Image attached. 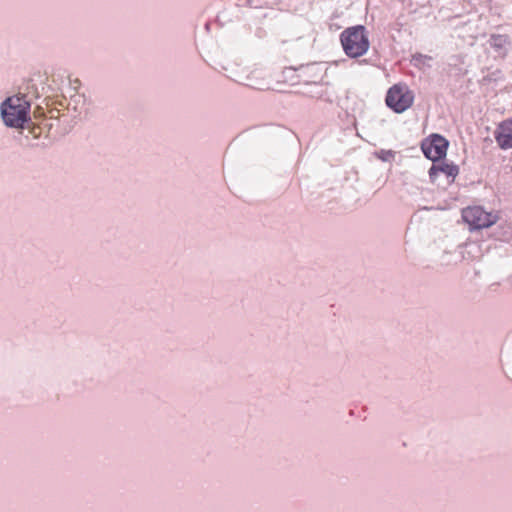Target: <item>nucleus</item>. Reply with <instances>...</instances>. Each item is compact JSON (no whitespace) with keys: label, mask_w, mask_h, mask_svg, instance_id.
<instances>
[{"label":"nucleus","mask_w":512,"mask_h":512,"mask_svg":"<svg viewBox=\"0 0 512 512\" xmlns=\"http://www.w3.org/2000/svg\"><path fill=\"white\" fill-rule=\"evenodd\" d=\"M30 104L24 97L8 98L1 106V113L6 125L22 127L28 120Z\"/></svg>","instance_id":"nucleus-2"},{"label":"nucleus","mask_w":512,"mask_h":512,"mask_svg":"<svg viewBox=\"0 0 512 512\" xmlns=\"http://www.w3.org/2000/svg\"><path fill=\"white\" fill-rule=\"evenodd\" d=\"M448 148V141L441 135L433 134L424 139L421 143L423 154L433 162L445 157Z\"/></svg>","instance_id":"nucleus-5"},{"label":"nucleus","mask_w":512,"mask_h":512,"mask_svg":"<svg viewBox=\"0 0 512 512\" xmlns=\"http://www.w3.org/2000/svg\"><path fill=\"white\" fill-rule=\"evenodd\" d=\"M494 138L502 150L512 149V118L506 119L497 125Z\"/></svg>","instance_id":"nucleus-7"},{"label":"nucleus","mask_w":512,"mask_h":512,"mask_svg":"<svg viewBox=\"0 0 512 512\" xmlns=\"http://www.w3.org/2000/svg\"><path fill=\"white\" fill-rule=\"evenodd\" d=\"M386 104L396 113H402L410 108L414 101V94L405 84H395L387 92Z\"/></svg>","instance_id":"nucleus-3"},{"label":"nucleus","mask_w":512,"mask_h":512,"mask_svg":"<svg viewBox=\"0 0 512 512\" xmlns=\"http://www.w3.org/2000/svg\"><path fill=\"white\" fill-rule=\"evenodd\" d=\"M340 41L345 54L350 58L364 55L370 47L368 34L362 25L346 28L340 35Z\"/></svg>","instance_id":"nucleus-1"},{"label":"nucleus","mask_w":512,"mask_h":512,"mask_svg":"<svg viewBox=\"0 0 512 512\" xmlns=\"http://www.w3.org/2000/svg\"><path fill=\"white\" fill-rule=\"evenodd\" d=\"M266 73L265 70L260 67H255L250 71L247 76V80L249 81L248 85L252 88L258 90H276L282 91L279 88L280 84H283L284 81L280 82L277 80L276 84H271L266 81Z\"/></svg>","instance_id":"nucleus-6"},{"label":"nucleus","mask_w":512,"mask_h":512,"mask_svg":"<svg viewBox=\"0 0 512 512\" xmlns=\"http://www.w3.org/2000/svg\"><path fill=\"white\" fill-rule=\"evenodd\" d=\"M439 173L445 174L448 178H451L450 182H453L459 173V168L453 163H441L439 165L433 164L429 170L431 182L436 181Z\"/></svg>","instance_id":"nucleus-8"},{"label":"nucleus","mask_w":512,"mask_h":512,"mask_svg":"<svg viewBox=\"0 0 512 512\" xmlns=\"http://www.w3.org/2000/svg\"><path fill=\"white\" fill-rule=\"evenodd\" d=\"M462 218L470 229H483L495 224L498 215L485 211L481 206H469L462 210Z\"/></svg>","instance_id":"nucleus-4"}]
</instances>
